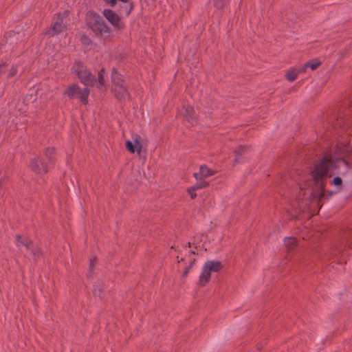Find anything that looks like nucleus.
Listing matches in <instances>:
<instances>
[{
	"instance_id": "f257e3e1",
	"label": "nucleus",
	"mask_w": 352,
	"mask_h": 352,
	"mask_svg": "<svg viewBox=\"0 0 352 352\" xmlns=\"http://www.w3.org/2000/svg\"><path fill=\"white\" fill-rule=\"evenodd\" d=\"M337 168L335 161L329 156H325L314 164L310 171L314 187L313 197L320 200L324 197L329 198L335 192L325 189L327 180L333 175L332 170Z\"/></svg>"
},
{
	"instance_id": "f03ea898",
	"label": "nucleus",
	"mask_w": 352,
	"mask_h": 352,
	"mask_svg": "<svg viewBox=\"0 0 352 352\" xmlns=\"http://www.w3.org/2000/svg\"><path fill=\"white\" fill-rule=\"evenodd\" d=\"M85 23L96 37L103 41L110 37L111 29L98 13L91 10L88 11L85 16Z\"/></svg>"
},
{
	"instance_id": "7ed1b4c3",
	"label": "nucleus",
	"mask_w": 352,
	"mask_h": 352,
	"mask_svg": "<svg viewBox=\"0 0 352 352\" xmlns=\"http://www.w3.org/2000/svg\"><path fill=\"white\" fill-rule=\"evenodd\" d=\"M55 153L54 147L46 148L43 156L34 157L31 159L29 164L30 168L36 174H46L55 164Z\"/></svg>"
},
{
	"instance_id": "20e7f679",
	"label": "nucleus",
	"mask_w": 352,
	"mask_h": 352,
	"mask_svg": "<svg viewBox=\"0 0 352 352\" xmlns=\"http://www.w3.org/2000/svg\"><path fill=\"white\" fill-rule=\"evenodd\" d=\"M111 78L116 98L120 101H124L129 96V93L121 74L116 69H113Z\"/></svg>"
},
{
	"instance_id": "39448f33",
	"label": "nucleus",
	"mask_w": 352,
	"mask_h": 352,
	"mask_svg": "<svg viewBox=\"0 0 352 352\" xmlns=\"http://www.w3.org/2000/svg\"><path fill=\"white\" fill-rule=\"evenodd\" d=\"M73 69L77 74L80 82L87 86H93L96 82L94 75L87 70L86 67L80 61H76Z\"/></svg>"
},
{
	"instance_id": "423d86ee",
	"label": "nucleus",
	"mask_w": 352,
	"mask_h": 352,
	"mask_svg": "<svg viewBox=\"0 0 352 352\" xmlns=\"http://www.w3.org/2000/svg\"><path fill=\"white\" fill-rule=\"evenodd\" d=\"M89 89L84 88L80 89V87L74 84L69 87L65 91L64 94L66 95L70 100L74 99L75 97L78 98L83 104H87L88 102V96L89 94Z\"/></svg>"
},
{
	"instance_id": "0eeeda50",
	"label": "nucleus",
	"mask_w": 352,
	"mask_h": 352,
	"mask_svg": "<svg viewBox=\"0 0 352 352\" xmlns=\"http://www.w3.org/2000/svg\"><path fill=\"white\" fill-rule=\"evenodd\" d=\"M69 12L67 10L64 11L63 13L56 14V21L52 25L50 29L46 32L50 36H54L61 33L65 29L63 19L68 16Z\"/></svg>"
},
{
	"instance_id": "6e6552de",
	"label": "nucleus",
	"mask_w": 352,
	"mask_h": 352,
	"mask_svg": "<svg viewBox=\"0 0 352 352\" xmlns=\"http://www.w3.org/2000/svg\"><path fill=\"white\" fill-rule=\"evenodd\" d=\"M103 16L118 30H123L124 24L121 21L120 17L113 10L104 9L102 12Z\"/></svg>"
},
{
	"instance_id": "1a4fd4ad",
	"label": "nucleus",
	"mask_w": 352,
	"mask_h": 352,
	"mask_svg": "<svg viewBox=\"0 0 352 352\" xmlns=\"http://www.w3.org/2000/svg\"><path fill=\"white\" fill-rule=\"evenodd\" d=\"M183 117L186 120L190 126H195L198 124L199 120L196 114L195 110L192 106L184 107Z\"/></svg>"
},
{
	"instance_id": "9d476101",
	"label": "nucleus",
	"mask_w": 352,
	"mask_h": 352,
	"mask_svg": "<svg viewBox=\"0 0 352 352\" xmlns=\"http://www.w3.org/2000/svg\"><path fill=\"white\" fill-rule=\"evenodd\" d=\"M133 142L128 140L126 142V148L131 153H134L135 151L140 154L142 151V144L141 142V137L139 135H135L133 138Z\"/></svg>"
},
{
	"instance_id": "9b49d317",
	"label": "nucleus",
	"mask_w": 352,
	"mask_h": 352,
	"mask_svg": "<svg viewBox=\"0 0 352 352\" xmlns=\"http://www.w3.org/2000/svg\"><path fill=\"white\" fill-rule=\"evenodd\" d=\"M214 174V171L209 168L206 165H201L199 167V171L193 174L194 177L197 180H202L209 176H212Z\"/></svg>"
},
{
	"instance_id": "f8f14e48",
	"label": "nucleus",
	"mask_w": 352,
	"mask_h": 352,
	"mask_svg": "<svg viewBox=\"0 0 352 352\" xmlns=\"http://www.w3.org/2000/svg\"><path fill=\"white\" fill-rule=\"evenodd\" d=\"M211 277V272L208 271V268L204 265L202 269V272L199 276L198 285L201 287L205 286L210 280Z\"/></svg>"
},
{
	"instance_id": "ddd939ff",
	"label": "nucleus",
	"mask_w": 352,
	"mask_h": 352,
	"mask_svg": "<svg viewBox=\"0 0 352 352\" xmlns=\"http://www.w3.org/2000/svg\"><path fill=\"white\" fill-rule=\"evenodd\" d=\"M16 244L18 247L23 245L29 250H31L33 246V241L27 237H23L21 235H16Z\"/></svg>"
},
{
	"instance_id": "4468645a",
	"label": "nucleus",
	"mask_w": 352,
	"mask_h": 352,
	"mask_svg": "<svg viewBox=\"0 0 352 352\" xmlns=\"http://www.w3.org/2000/svg\"><path fill=\"white\" fill-rule=\"evenodd\" d=\"M204 265L210 272H218L223 269L222 263L218 261H207Z\"/></svg>"
},
{
	"instance_id": "2eb2a0df",
	"label": "nucleus",
	"mask_w": 352,
	"mask_h": 352,
	"mask_svg": "<svg viewBox=\"0 0 352 352\" xmlns=\"http://www.w3.org/2000/svg\"><path fill=\"white\" fill-rule=\"evenodd\" d=\"M249 150H250V147L248 146H245V145L239 146V147H237L234 151V156H235L234 162L236 163L240 162L242 155Z\"/></svg>"
},
{
	"instance_id": "dca6fc26",
	"label": "nucleus",
	"mask_w": 352,
	"mask_h": 352,
	"mask_svg": "<svg viewBox=\"0 0 352 352\" xmlns=\"http://www.w3.org/2000/svg\"><path fill=\"white\" fill-rule=\"evenodd\" d=\"M284 243L288 252L292 251L298 245L297 240L294 237H286Z\"/></svg>"
},
{
	"instance_id": "f3484780",
	"label": "nucleus",
	"mask_w": 352,
	"mask_h": 352,
	"mask_svg": "<svg viewBox=\"0 0 352 352\" xmlns=\"http://www.w3.org/2000/svg\"><path fill=\"white\" fill-rule=\"evenodd\" d=\"M305 72V68H301L299 70L292 69V70H290V71H288L286 72L285 77L287 80H289L290 82H293L296 79V78L300 72Z\"/></svg>"
},
{
	"instance_id": "a211bd4d",
	"label": "nucleus",
	"mask_w": 352,
	"mask_h": 352,
	"mask_svg": "<svg viewBox=\"0 0 352 352\" xmlns=\"http://www.w3.org/2000/svg\"><path fill=\"white\" fill-rule=\"evenodd\" d=\"M126 4H124L123 6H120V12L121 13H124L126 16H129L131 12L134 8V3L133 2H128L126 3Z\"/></svg>"
},
{
	"instance_id": "6ab92c4d",
	"label": "nucleus",
	"mask_w": 352,
	"mask_h": 352,
	"mask_svg": "<svg viewBox=\"0 0 352 352\" xmlns=\"http://www.w3.org/2000/svg\"><path fill=\"white\" fill-rule=\"evenodd\" d=\"M321 65V63L318 61L317 60H309L308 62H307L305 64V66L303 68H305V69L307 68V67H309L311 68L312 70H315L320 65Z\"/></svg>"
},
{
	"instance_id": "aec40b11",
	"label": "nucleus",
	"mask_w": 352,
	"mask_h": 352,
	"mask_svg": "<svg viewBox=\"0 0 352 352\" xmlns=\"http://www.w3.org/2000/svg\"><path fill=\"white\" fill-rule=\"evenodd\" d=\"M199 181V182H198L191 187V190H199L201 188H205L209 186V183L208 182L204 181V179Z\"/></svg>"
},
{
	"instance_id": "412c9836",
	"label": "nucleus",
	"mask_w": 352,
	"mask_h": 352,
	"mask_svg": "<svg viewBox=\"0 0 352 352\" xmlns=\"http://www.w3.org/2000/svg\"><path fill=\"white\" fill-rule=\"evenodd\" d=\"M342 179L340 177H334L333 179L330 182L331 185L338 187V191L341 190L342 188Z\"/></svg>"
},
{
	"instance_id": "4be33fe9",
	"label": "nucleus",
	"mask_w": 352,
	"mask_h": 352,
	"mask_svg": "<svg viewBox=\"0 0 352 352\" xmlns=\"http://www.w3.org/2000/svg\"><path fill=\"white\" fill-rule=\"evenodd\" d=\"M229 0H213L214 6L218 10H222L228 3Z\"/></svg>"
},
{
	"instance_id": "5701e85b",
	"label": "nucleus",
	"mask_w": 352,
	"mask_h": 352,
	"mask_svg": "<svg viewBox=\"0 0 352 352\" xmlns=\"http://www.w3.org/2000/svg\"><path fill=\"white\" fill-rule=\"evenodd\" d=\"M31 250H32V253L34 255L35 259L39 258L42 257L43 255V252L41 248H40L38 247H34V248L32 247Z\"/></svg>"
},
{
	"instance_id": "b1692460",
	"label": "nucleus",
	"mask_w": 352,
	"mask_h": 352,
	"mask_svg": "<svg viewBox=\"0 0 352 352\" xmlns=\"http://www.w3.org/2000/svg\"><path fill=\"white\" fill-rule=\"evenodd\" d=\"M104 292V289L100 285V283L98 282L97 285H96V288L94 289V294L95 295L99 296L100 298H103L102 293Z\"/></svg>"
},
{
	"instance_id": "393cba45",
	"label": "nucleus",
	"mask_w": 352,
	"mask_h": 352,
	"mask_svg": "<svg viewBox=\"0 0 352 352\" xmlns=\"http://www.w3.org/2000/svg\"><path fill=\"white\" fill-rule=\"evenodd\" d=\"M80 41L83 45H90L92 44V40L85 34L82 35Z\"/></svg>"
},
{
	"instance_id": "a878e982",
	"label": "nucleus",
	"mask_w": 352,
	"mask_h": 352,
	"mask_svg": "<svg viewBox=\"0 0 352 352\" xmlns=\"http://www.w3.org/2000/svg\"><path fill=\"white\" fill-rule=\"evenodd\" d=\"M105 73V70L104 68H102L98 72V82L100 86L104 85V74Z\"/></svg>"
},
{
	"instance_id": "bb28decb",
	"label": "nucleus",
	"mask_w": 352,
	"mask_h": 352,
	"mask_svg": "<svg viewBox=\"0 0 352 352\" xmlns=\"http://www.w3.org/2000/svg\"><path fill=\"white\" fill-rule=\"evenodd\" d=\"M96 257H94L90 259V261H89V272H88V274L91 276V272L93 271V269L96 265Z\"/></svg>"
},
{
	"instance_id": "cd10ccee",
	"label": "nucleus",
	"mask_w": 352,
	"mask_h": 352,
	"mask_svg": "<svg viewBox=\"0 0 352 352\" xmlns=\"http://www.w3.org/2000/svg\"><path fill=\"white\" fill-rule=\"evenodd\" d=\"M17 73V68L16 67H12L10 68V69L9 70V72H8V78H12L13 76H14Z\"/></svg>"
},
{
	"instance_id": "c85d7f7f",
	"label": "nucleus",
	"mask_w": 352,
	"mask_h": 352,
	"mask_svg": "<svg viewBox=\"0 0 352 352\" xmlns=\"http://www.w3.org/2000/svg\"><path fill=\"white\" fill-rule=\"evenodd\" d=\"M196 190H191V187L188 189V192L190 195V198L192 199H195L197 197V194L195 193Z\"/></svg>"
},
{
	"instance_id": "c756f323",
	"label": "nucleus",
	"mask_w": 352,
	"mask_h": 352,
	"mask_svg": "<svg viewBox=\"0 0 352 352\" xmlns=\"http://www.w3.org/2000/svg\"><path fill=\"white\" fill-rule=\"evenodd\" d=\"M6 64L2 63L0 64V77L5 73L6 69Z\"/></svg>"
},
{
	"instance_id": "7c9ffc66",
	"label": "nucleus",
	"mask_w": 352,
	"mask_h": 352,
	"mask_svg": "<svg viewBox=\"0 0 352 352\" xmlns=\"http://www.w3.org/2000/svg\"><path fill=\"white\" fill-rule=\"evenodd\" d=\"M192 267H190L189 266L186 267L185 269H184V271L182 274V277H186L190 272V270H191Z\"/></svg>"
},
{
	"instance_id": "2f4dec72",
	"label": "nucleus",
	"mask_w": 352,
	"mask_h": 352,
	"mask_svg": "<svg viewBox=\"0 0 352 352\" xmlns=\"http://www.w3.org/2000/svg\"><path fill=\"white\" fill-rule=\"evenodd\" d=\"M346 243V246L349 248L352 249V237L347 239Z\"/></svg>"
},
{
	"instance_id": "473e14b6",
	"label": "nucleus",
	"mask_w": 352,
	"mask_h": 352,
	"mask_svg": "<svg viewBox=\"0 0 352 352\" xmlns=\"http://www.w3.org/2000/svg\"><path fill=\"white\" fill-rule=\"evenodd\" d=\"M118 0H108L107 2H109L111 7H114L116 5Z\"/></svg>"
},
{
	"instance_id": "72a5a7b5",
	"label": "nucleus",
	"mask_w": 352,
	"mask_h": 352,
	"mask_svg": "<svg viewBox=\"0 0 352 352\" xmlns=\"http://www.w3.org/2000/svg\"><path fill=\"white\" fill-rule=\"evenodd\" d=\"M195 261H196V259H195V258H194V259L190 262V265H189L188 266H189L190 267H192V266H193V265L195 264Z\"/></svg>"
},
{
	"instance_id": "f704fd0d",
	"label": "nucleus",
	"mask_w": 352,
	"mask_h": 352,
	"mask_svg": "<svg viewBox=\"0 0 352 352\" xmlns=\"http://www.w3.org/2000/svg\"><path fill=\"white\" fill-rule=\"evenodd\" d=\"M196 252L195 251H190V254L195 255Z\"/></svg>"
},
{
	"instance_id": "c9c22d12",
	"label": "nucleus",
	"mask_w": 352,
	"mask_h": 352,
	"mask_svg": "<svg viewBox=\"0 0 352 352\" xmlns=\"http://www.w3.org/2000/svg\"><path fill=\"white\" fill-rule=\"evenodd\" d=\"M187 246L188 248H190L191 247V243L190 242H188V244H187Z\"/></svg>"
},
{
	"instance_id": "e433bc0d",
	"label": "nucleus",
	"mask_w": 352,
	"mask_h": 352,
	"mask_svg": "<svg viewBox=\"0 0 352 352\" xmlns=\"http://www.w3.org/2000/svg\"><path fill=\"white\" fill-rule=\"evenodd\" d=\"M183 261H184V258H181L180 260L178 261V263L183 262Z\"/></svg>"
},
{
	"instance_id": "4c0bfd02",
	"label": "nucleus",
	"mask_w": 352,
	"mask_h": 352,
	"mask_svg": "<svg viewBox=\"0 0 352 352\" xmlns=\"http://www.w3.org/2000/svg\"><path fill=\"white\" fill-rule=\"evenodd\" d=\"M104 1H105L106 2H107V1H108V0H104Z\"/></svg>"
}]
</instances>
